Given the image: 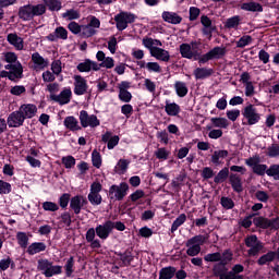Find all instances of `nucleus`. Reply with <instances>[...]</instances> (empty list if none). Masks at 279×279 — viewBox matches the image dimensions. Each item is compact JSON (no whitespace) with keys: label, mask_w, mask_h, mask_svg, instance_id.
<instances>
[{"label":"nucleus","mask_w":279,"mask_h":279,"mask_svg":"<svg viewBox=\"0 0 279 279\" xmlns=\"http://www.w3.org/2000/svg\"><path fill=\"white\" fill-rule=\"evenodd\" d=\"M7 123L9 128H21L25 123V117L20 110L13 111L9 114Z\"/></svg>","instance_id":"f3484780"},{"label":"nucleus","mask_w":279,"mask_h":279,"mask_svg":"<svg viewBox=\"0 0 279 279\" xmlns=\"http://www.w3.org/2000/svg\"><path fill=\"white\" fill-rule=\"evenodd\" d=\"M227 50L226 47H215L214 49L209 50L207 53L201 56L199 62L201 64H206L209 60H221L223 56H226Z\"/></svg>","instance_id":"ddd939ff"},{"label":"nucleus","mask_w":279,"mask_h":279,"mask_svg":"<svg viewBox=\"0 0 279 279\" xmlns=\"http://www.w3.org/2000/svg\"><path fill=\"white\" fill-rule=\"evenodd\" d=\"M131 162L132 160L130 159H120L114 167L116 173H118V175H125V173H128V169H130Z\"/></svg>","instance_id":"7c9ffc66"},{"label":"nucleus","mask_w":279,"mask_h":279,"mask_svg":"<svg viewBox=\"0 0 279 279\" xmlns=\"http://www.w3.org/2000/svg\"><path fill=\"white\" fill-rule=\"evenodd\" d=\"M220 279H243V275H234L231 270L221 275Z\"/></svg>","instance_id":"774afa93"},{"label":"nucleus","mask_w":279,"mask_h":279,"mask_svg":"<svg viewBox=\"0 0 279 279\" xmlns=\"http://www.w3.org/2000/svg\"><path fill=\"white\" fill-rule=\"evenodd\" d=\"M22 117L25 119H34L36 117V113L38 112V107L34 104H24L21 105V107L17 109Z\"/></svg>","instance_id":"aec40b11"},{"label":"nucleus","mask_w":279,"mask_h":279,"mask_svg":"<svg viewBox=\"0 0 279 279\" xmlns=\"http://www.w3.org/2000/svg\"><path fill=\"white\" fill-rule=\"evenodd\" d=\"M44 3L50 12H60L62 10V2L60 0H44Z\"/></svg>","instance_id":"ea45409f"},{"label":"nucleus","mask_w":279,"mask_h":279,"mask_svg":"<svg viewBox=\"0 0 279 279\" xmlns=\"http://www.w3.org/2000/svg\"><path fill=\"white\" fill-rule=\"evenodd\" d=\"M80 122L82 128H99L101 122L97 119L95 114H88V111L82 110L80 111Z\"/></svg>","instance_id":"f8f14e48"},{"label":"nucleus","mask_w":279,"mask_h":279,"mask_svg":"<svg viewBox=\"0 0 279 279\" xmlns=\"http://www.w3.org/2000/svg\"><path fill=\"white\" fill-rule=\"evenodd\" d=\"M228 175H230V170L228 168H223L217 173V175L214 179V182L216 184H221V182H226Z\"/></svg>","instance_id":"37998d69"},{"label":"nucleus","mask_w":279,"mask_h":279,"mask_svg":"<svg viewBox=\"0 0 279 279\" xmlns=\"http://www.w3.org/2000/svg\"><path fill=\"white\" fill-rule=\"evenodd\" d=\"M86 204H88V201L83 195H76L70 199V208L73 210L74 215H80Z\"/></svg>","instance_id":"dca6fc26"},{"label":"nucleus","mask_w":279,"mask_h":279,"mask_svg":"<svg viewBox=\"0 0 279 279\" xmlns=\"http://www.w3.org/2000/svg\"><path fill=\"white\" fill-rule=\"evenodd\" d=\"M149 73H161L162 68L158 62H147V69Z\"/></svg>","instance_id":"052dcab7"},{"label":"nucleus","mask_w":279,"mask_h":279,"mask_svg":"<svg viewBox=\"0 0 279 279\" xmlns=\"http://www.w3.org/2000/svg\"><path fill=\"white\" fill-rule=\"evenodd\" d=\"M245 245L246 247H250L247 252L248 256H258V254H260V252L263 251V247H265L263 242H260L258 236L256 235L247 236L245 239Z\"/></svg>","instance_id":"9b49d317"},{"label":"nucleus","mask_w":279,"mask_h":279,"mask_svg":"<svg viewBox=\"0 0 279 279\" xmlns=\"http://www.w3.org/2000/svg\"><path fill=\"white\" fill-rule=\"evenodd\" d=\"M234 258V254L230 248L225 250L222 253H208L204 256L205 263H218L213 267L214 276L221 278L226 274V265H230Z\"/></svg>","instance_id":"f257e3e1"},{"label":"nucleus","mask_w":279,"mask_h":279,"mask_svg":"<svg viewBox=\"0 0 279 279\" xmlns=\"http://www.w3.org/2000/svg\"><path fill=\"white\" fill-rule=\"evenodd\" d=\"M165 111L168 117H178L180 114V105L166 100Z\"/></svg>","instance_id":"473e14b6"},{"label":"nucleus","mask_w":279,"mask_h":279,"mask_svg":"<svg viewBox=\"0 0 279 279\" xmlns=\"http://www.w3.org/2000/svg\"><path fill=\"white\" fill-rule=\"evenodd\" d=\"M4 69H7V71H1L0 77H8L11 82H16V80L23 77V65L21 63L16 65H4Z\"/></svg>","instance_id":"6e6552de"},{"label":"nucleus","mask_w":279,"mask_h":279,"mask_svg":"<svg viewBox=\"0 0 279 279\" xmlns=\"http://www.w3.org/2000/svg\"><path fill=\"white\" fill-rule=\"evenodd\" d=\"M47 12L45 4H27L20 8L19 16L22 21H32L34 16H43Z\"/></svg>","instance_id":"7ed1b4c3"},{"label":"nucleus","mask_w":279,"mask_h":279,"mask_svg":"<svg viewBox=\"0 0 279 279\" xmlns=\"http://www.w3.org/2000/svg\"><path fill=\"white\" fill-rule=\"evenodd\" d=\"M101 27V22L99 19L92 16L87 25L81 26V36L83 38H90L97 34V29Z\"/></svg>","instance_id":"1a4fd4ad"},{"label":"nucleus","mask_w":279,"mask_h":279,"mask_svg":"<svg viewBox=\"0 0 279 279\" xmlns=\"http://www.w3.org/2000/svg\"><path fill=\"white\" fill-rule=\"evenodd\" d=\"M16 240H17L20 247H23L24 250H25V247H27V245H29V238L27 236V233H25V232H21V231L17 232Z\"/></svg>","instance_id":"c03bdc74"},{"label":"nucleus","mask_w":279,"mask_h":279,"mask_svg":"<svg viewBox=\"0 0 279 279\" xmlns=\"http://www.w3.org/2000/svg\"><path fill=\"white\" fill-rule=\"evenodd\" d=\"M43 208L48 213H56L57 210H60V206L53 202H44Z\"/></svg>","instance_id":"6e6d98bb"},{"label":"nucleus","mask_w":279,"mask_h":279,"mask_svg":"<svg viewBox=\"0 0 279 279\" xmlns=\"http://www.w3.org/2000/svg\"><path fill=\"white\" fill-rule=\"evenodd\" d=\"M243 125H256L260 122V113L254 105H248L242 110Z\"/></svg>","instance_id":"20e7f679"},{"label":"nucleus","mask_w":279,"mask_h":279,"mask_svg":"<svg viewBox=\"0 0 279 279\" xmlns=\"http://www.w3.org/2000/svg\"><path fill=\"white\" fill-rule=\"evenodd\" d=\"M7 40L9 45H12L13 47H15L17 51H23V48L25 46H24L23 39L19 37V35L11 33L8 35Z\"/></svg>","instance_id":"c756f323"},{"label":"nucleus","mask_w":279,"mask_h":279,"mask_svg":"<svg viewBox=\"0 0 279 279\" xmlns=\"http://www.w3.org/2000/svg\"><path fill=\"white\" fill-rule=\"evenodd\" d=\"M32 62L34 71H45L49 66V59H45L38 52L32 54Z\"/></svg>","instance_id":"6ab92c4d"},{"label":"nucleus","mask_w":279,"mask_h":279,"mask_svg":"<svg viewBox=\"0 0 279 279\" xmlns=\"http://www.w3.org/2000/svg\"><path fill=\"white\" fill-rule=\"evenodd\" d=\"M151 58L159 60L160 62H169L171 60V54L168 50L162 48H157L150 53Z\"/></svg>","instance_id":"393cba45"},{"label":"nucleus","mask_w":279,"mask_h":279,"mask_svg":"<svg viewBox=\"0 0 279 279\" xmlns=\"http://www.w3.org/2000/svg\"><path fill=\"white\" fill-rule=\"evenodd\" d=\"M51 71L54 75H60V73H62V61L60 60L52 61Z\"/></svg>","instance_id":"e2e57ef3"},{"label":"nucleus","mask_w":279,"mask_h":279,"mask_svg":"<svg viewBox=\"0 0 279 279\" xmlns=\"http://www.w3.org/2000/svg\"><path fill=\"white\" fill-rule=\"evenodd\" d=\"M88 90V83L86 82V78H84L81 75L74 76V95L82 96L86 95V92Z\"/></svg>","instance_id":"a211bd4d"},{"label":"nucleus","mask_w":279,"mask_h":279,"mask_svg":"<svg viewBox=\"0 0 279 279\" xmlns=\"http://www.w3.org/2000/svg\"><path fill=\"white\" fill-rule=\"evenodd\" d=\"M266 174L270 178H274V180H279V165L270 166L269 169L266 171Z\"/></svg>","instance_id":"13d9d810"},{"label":"nucleus","mask_w":279,"mask_h":279,"mask_svg":"<svg viewBox=\"0 0 279 279\" xmlns=\"http://www.w3.org/2000/svg\"><path fill=\"white\" fill-rule=\"evenodd\" d=\"M206 241H208V236L198 234L190 238L185 242V254L192 257L191 263L192 265H194V267H203L204 265V259L196 256H199V254H202V245H204Z\"/></svg>","instance_id":"f03ea898"},{"label":"nucleus","mask_w":279,"mask_h":279,"mask_svg":"<svg viewBox=\"0 0 279 279\" xmlns=\"http://www.w3.org/2000/svg\"><path fill=\"white\" fill-rule=\"evenodd\" d=\"M171 153L169 150H167V148H158L155 151V156L156 158H158V160H167L169 158V155Z\"/></svg>","instance_id":"bf43d9fd"},{"label":"nucleus","mask_w":279,"mask_h":279,"mask_svg":"<svg viewBox=\"0 0 279 279\" xmlns=\"http://www.w3.org/2000/svg\"><path fill=\"white\" fill-rule=\"evenodd\" d=\"M174 90L178 97H186L189 95V86L182 81L174 82Z\"/></svg>","instance_id":"f704fd0d"},{"label":"nucleus","mask_w":279,"mask_h":279,"mask_svg":"<svg viewBox=\"0 0 279 279\" xmlns=\"http://www.w3.org/2000/svg\"><path fill=\"white\" fill-rule=\"evenodd\" d=\"M92 165L96 169H101V165H102L101 154L97 150H93L92 153Z\"/></svg>","instance_id":"a18cd8bd"},{"label":"nucleus","mask_w":279,"mask_h":279,"mask_svg":"<svg viewBox=\"0 0 279 279\" xmlns=\"http://www.w3.org/2000/svg\"><path fill=\"white\" fill-rule=\"evenodd\" d=\"M9 193H12V184L0 180V195H9Z\"/></svg>","instance_id":"4d7b16f0"},{"label":"nucleus","mask_w":279,"mask_h":279,"mask_svg":"<svg viewBox=\"0 0 279 279\" xmlns=\"http://www.w3.org/2000/svg\"><path fill=\"white\" fill-rule=\"evenodd\" d=\"M47 250V244L45 242H34L27 247V254L29 256H35V254H40V252H45Z\"/></svg>","instance_id":"c85d7f7f"},{"label":"nucleus","mask_w":279,"mask_h":279,"mask_svg":"<svg viewBox=\"0 0 279 279\" xmlns=\"http://www.w3.org/2000/svg\"><path fill=\"white\" fill-rule=\"evenodd\" d=\"M62 19H65V21H76L77 19H80V11L70 9L66 12L62 13Z\"/></svg>","instance_id":"49530a36"},{"label":"nucleus","mask_w":279,"mask_h":279,"mask_svg":"<svg viewBox=\"0 0 279 279\" xmlns=\"http://www.w3.org/2000/svg\"><path fill=\"white\" fill-rule=\"evenodd\" d=\"M73 267H75V259L73 258V256H71L64 265L65 276L68 278H71L73 276Z\"/></svg>","instance_id":"de8ad7c7"},{"label":"nucleus","mask_w":279,"mask_h":279,"mask_svg":"<svg viewBox=\"0 0 279 279\" xmlns=\"http://www.w3.org/2000/svg\"><path fill=\"white\" fill-rule=\"evenodd\" d=\"M180 53L182 58H186L187 60H193V58L197 60V56H199V43L181 44Z\"/></svg>","instance_id":"0eeeda50"},{"label":"nucleus","mask_w":279,"mask_h":279,"mask_svg":"<svg viewBox=\"0 0 279 279\" xmlns=\"http://www.w3.org/2000/svg\"><path fill=\"white\" fill-rule=\"evenodd\" d=\"M239 25H241V17L239 15H234L227 20L225 27H227V29H236Z\"/></svg>","instance_id":"79ce46f5"},{"label":"nucleus","mask_w":279,"mask_h":279,"mask_svg":"<svg viewBox=\"0 0 279 279\" xmlns=\"http://www.w3.org/2000/svg\"><path fill=\"white\" fill-rule=\"evenodd\" d=\"M98 66L99 69H114V59L107 57Z\"/></svg>","instance_id":"0e129e2a"},{"label":"nucleus","mask_w":279,"mask_h":279,"mask_svg":"<svg viewBox=\"0 0 279 279\" xmlns=\"http://www.w3.org/2000/svg\"><path fill=\"white\" fill-rule=\"evenodd\" d=\"M266 156H268V158H279V145L271 144L268 146Z\"/></svg>","instance_id":"3c124183"},{"label":"nucleus","mask_w":279,"mask_h":279,"mask_svg":"<svg viewBox=\"0 0 279 279\" xmlns=\"http://www.w3.org/2000/svg\"><path fill=\"white\" fill-rule=\"evenodd\" d=\"M231 186L236 193H241L243 191V183L241 182V177L239 174L231 173L229 177Z\"/></svg>","instance_id":"c9c22d12"},{"label":"nucleus","mask_w":279,"mask_h":279,"mask_svg":"<svg viewBox=\"0 0 279 279\" xmlns=\"http://www.w3.org/2000/svg\"><path fill=\"white\" fill-rule=\"evenodd\" d=\"M252 40H253L252 36H250V35H244V36H242V37L236 41V47H238L239 49H243V48L247 47V45H252Z\"/></svg>","instance_id":"8fccbe9b"},{"label":"nucleus","mask_w":279,"mask_h":279,"mask_svg":"<svg viewBox=\"0 0 279 279\" xmlns=\"http://www.w3.org/2000/svg\"><path fill=\"white\" fill-rule=\"evenodd\" d=\"M77 70L81 73H88L90 71H99V63L90 60H86L77 65Z\"/></svg>","instance_id":"a878e982"},{"label":"nucleus","mask_w":279,"mask_h":279,"mask_svg":"<svg viewBox=\"0 0 279 279\" xmlns=\"http://www.w3.org/2000/svg\"><path fill=\"white\" fill-rule=\"evenodd\" d=\"M3 58L4 62H8L7 66H16V64H21V62H19V57L14 52H4Z\"/></svg>","instance_id":"58836bf2"},{"label":"nucleus","mask_w":279,"mask_h":279,"mask_svg":"<svg viewBox=\"0 0 279 279\" xmlns=\"http://www.w3.org/2000/svg\"><path fill=\"white\" fill-rule=\"evenodd\" d=\"M61 162L65 167V169H73V167H75V157L73 156L62 157Z\"/></svg>","instance_id":"864d4df0"},{"label":"nucleus","mask_w":279,"mask_h":279,"mask_svg":"<svg viewBox=\"0 0 279 279\" xmlns=\"http://www.w3.org/2000/svg\"><path fill=\"white\" fill-rule=\"evenodd\" d=\"M47 38L51 43H56V40L58 39L66 40V38H69V32L66 31V28L59 26L54 29L52 34H49Z\"/></svg>","instance_id":"5701e85b"},{"label":"nucleus","mask_w":279,"mask_h":279,"mask_svg":"<svg viewBox=\"0 0 279 279\" xmlns=\"http://www.w3.org/2000/svg\"><path fill=\"white\" fill-rule=\"evenodd\" d=\"M71 97H73V92H71L70 87L63 88L58 95H50L51 101H56L59 106H66V104H71Z\"/></svg>","instance_id":"4468645a"},{"label":"nucleus","mask_w":279,"mask_h":279,"mask_svg":"<svg viewBox=\"0 0 279 279\" xmlns=\"http://www.w3.org/2000/svg\"><path fill=\"white\" fill-rule=\"evenodd\" d=\"M211 128H220L221 130H227L230 126V122L226 118H211Z\"/></svg>","instance_id":"4c0bfd02"},{"label":"nucleus","mask_w":279,"mask_h":279,"mask_svg":"<svg viewBox=\"0 0 279 279\" xmlns=\"http://www.w3.org/2000/svg\"><path fill=\"white\" fill-rule=\"evenodd\" d=\"M186 222V214H181L172 223L171 226V232H175L180 226H183V223Z\"/></svg>","instance_id":"09e8293b"},{"label":"nucleus","mask_w":279,"mask_h":279,"mask_svg":"<svg viewBox=\"0 0 279 279\" xmlns=\"http://www.w3.org/2000/svg\"><path fill=\"white\" fill-rule=\"evenodd\" d=\"M63 125L66 128V130H70V132H77L82 130V126H80V121H77L73 116L66 117L63 121Z\"/></svg>","instance_id":"cd10ccee"},{"label":"nucleus","mask_w":279,"mask_h":279,"mask_svg":"<svg viewBox=\"0 0 279 279\" xmlns=\"http://www.w3.org/2000/svg\"><path fill=\"white\" fill-rule=\"evenodd\" d=\"M142 45L145 49H148L149 53L151 54L153 51H156L159 47H162V41L160 39H154L151 37H144L142 40Z\"/></svg>","instance_id":"b1692460"},{"label":"nucleus","mask_w":279,"mask_h":279,"mask_svg":"<svg viewBox=\"0 0 279 279\" xmlns=\"http://www.w3.org/2000/svg\"><path fill=\"white\" fill-rule=\"evenodd\" d=\"M136 21V14L131 12L121 11L117 15H114L116 27L118 32H123V29H128V25L134 23Z\"/></svg>","instance_id":"39448f33"},{"label":"nucleus","mask_w":279,"mask_h":279,"mask_svg":"<svg viewBox=\"0 0 279 279\" xmlns=\"http://www.w3.org/2000/svg\"><path fill=\"white\" fill-rule=\"evenodd\" d=\"M279 260V248H277V252L270 251L267 254L262 255L257 259V265L263 267V265H269V263H274L275 260Z\"/></svg>","instance_id":"4be33fe9"},{"label":"nucleus","mask_w":279,"mask_h":279,"mask_svg":"<svg viewBox=\"0 0 279 279\" xmlns=\"http://www.w3.org/2000/svg\"><path fill=\"white\" fill-rule=\"evenodd\" d=\"M241 10H245V12H263V5L258 2H244L241 5Z\"/></svg>","instance_id":"72a5a7b5"},{"label":"nucleus","mask_w":279,"mask_h":279,"mask_svg":"<svg viewBox=\"0 0 279 279\" xmlns=\"http://www.w3.org/2000/svg\"><path fill=\"white\" fill-rule=\"evenodd\" d=\"M175 276V268L169 266L159 271V279H171Z\"/></svg>","instance_id":"a19ab883"},{"label":"nucleus","mask_w":279,"mask_h":279,"mask_svg":"<svg viewBox=\"0 0 279 279\" xmlns=\"http://www.w3.org/2000/svg\"><path fill=\"white\" fill-rule=\"evenodd\" d=\"M267 165H263V163H257L254 168H253V172L256 173V175H265V173H267Z\"/></svg>","instance_id":"338daca9"},{"label":"nucleus","mask_w":279,"mask_h":279,"mask_svg":"<svg viewBox=\"0 0 279 279\" xmlns=\"http://www.w3.org/2000/svg\"><path fill=\"white\" fill-rule=\"evenodd\" d=\"M230 153L228 150H215L211 155V162L213 165H216V167H219V165H223V159L228 158Z\"/></svg>","instance_id":"2f4dec72"},{"label":"nucleus","mask_w":279,"mask_h":279,"mask_svg":"<svg viewBox=\"0 0 279 279\" xmlns=\"http://www.w3.org/2000/svg\"><path fill=\"white\" fill-rule=\"evenodd\" d=\"M161 19L165 23H169L170 25H180V23H182V16L171 11H163L161 13Z\"/></svg>","instance_id":"412c9836"},{"label":"nucleus","mask_w":279,"mask_h":279,"mask_svg":"<svg viewBox=\"0 0 279 279\" xmlns=\"http://www.w3.org/2000/svg\"><path fill=\"white\" fill-rule=\"evenodd\" d=\"M241 117V110L239 109H232V110H227V118L229 121H236Z\"/></svg>","instance_id":"69168bd1"},{"label":"nucleus","mask_w":279,"mask_h":279,"mask_svg":"<svg viewBox=\"0 0 279 279\" xmlns=\"http://www.w3.org/2000/svg\"><path fill=\"white\" fill-rule=\"evenodd\" d=\"M119 99L124 104H130L132 101V93H130L129 90H120Z\"/></svg>","instance_id":"680f3d73"},{"label":"nucleus","mask_w":279,"mask_h":279,"mask_svg":"<svg viewBox=\"0 0 279 279\" xmlns=\"http://www.w3.org/2000/svg\"><path fill=\"white\" fill-rule=\"evenodd\" d=\"M220 204L226 210H232V208H234V201H232L230 197L222 196Z\"/></svg>","instance_id":"603ef678"},{"label":"nucleus","mask_w":279,"mask_h":279,"mask_svg":"<svg viewBox=\"0 0 279 279\" xmlns=\"http://www.w3.org/2000/svg\"><path fill=\"white\" fill-rule=\"evenodd\" d=\"M37 269H39L46 278H51L52 276L62 274V266H54L48 259H39Z\"/></svg>","instance_id":"423d86ee"},{"label":"nucleus","mask_w":279,"mask_h":279,"mask_svg":"<svg viewBox=\"0 0 279 279\" xmlns=\"http://www.w3.org/2000/svg\"><path fill=\"white\" fill-rule=\"evenodd\" d=\"M87 199L92 206H99L101 204V194L89 193Z\"/></svg>","instance_id":"5fc2aeb1"},{"label":"nucleus","mask_w":279,"mask_h":279,"mask_svg":"<svg viewBox=\"0 0 279 279\" xmlns=\"http://www.w3.org/2000/svg\"><path fill=\"white\" fill-rule=\"evenodd\" d=\"M112 230H114V222L108 220L96 227V235L98 239H101V241H106V239H108L112 233Z\"/></svg>","instance_id":"2eb2a0df"},{"label":"nucleus","mask_w":279,"mask_h":279,"mask_svg":"<svg viewBox=\"0 0 279 279\" xmlns=\"http://www.w3.org/2000/svg\"><path fill=\"white\" fill-rule=\"evenodd\" d=\"M210 75H213V69L197 68L194 70V77L196 80H206V77H210Z\"/></svg>","instance_id":"e433bc0d"},{"label":"nucleus","mask_w":279,"mask_h":279,"mask_svg":"<svg viewBox=\"0 0 279 279\" xmlns=\"http://www.w3.org/2000/svg\"><path fill=\"white\" fill-rule=\"evenodd\" d=\"M128 191H130V185H128L125 182H122L119 185H111L109 187V197L110 199L121 202V199L128 195Z\"/></svg>","instance_id":"9d476101"},{"label":"nucleus","mask_w":279,"mask_h":279,"mask_svg":"<svg viewBox=\"0 0 279 279\" xmlns=\"http://www.w3.org/2000/svg\"><path fill=\"white\" fill-rule=\"evenodd\" d=\"M104 143H107L108 149H114L119 145V135L112 136L111 132H106L101 137Z\"/></svg>","instance_id":"bb28decb"}]
</instances>
